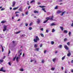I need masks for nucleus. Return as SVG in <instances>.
<instances>
[{
    "label": "nucleus",
    "instance_id": "f257e3e1",
    "mask_svg": "<svg viewBox=\"0 0 73 73\" xmlns=\"http://www.w3.org/2000/svg\"><path fill=\"white\" fill-rule=\"evenodd\" d=\"M35 38L34 39L33 41L35 42H37V41H39L40 39L37 36H35Z\"/></svg>",
    "mask_w": 73,
    "mask_h": 73
},
{
    "label": "nucleus",
    "instance_id": "f03ea898",
    "mask_svg": "<svg viewBox=\"0 0 73 73\" xmlns=\"http://www.w3.org/2000/svg\"><path fill=\"white\" fill-rule=\"evenodd\" d=\"M7 26H4L3 27V32H5V31H7Z\"/></svg>",
    "mask_w": 73,
    "mask_h": 73
},
{
    "label": "nucleus",
    "instance_id": "7ed1b4c3",
    "mask_svg": "<svg viewBox=\"0 0 73 73\" xmlns=\"http://www.w3.org/2000/svg\"><path fill=\"white\" fill-rule=\"evenodd\" d=\"M0 72H5V70H3V67H2L0 69Z\"/></svg>",
    "mask_w": 73,
    "mask_h": 73
},
{
    "label": "nucleus",
    "instance_id": "20e7f679",
    "mask_svg": "<svg viewBox=\"0 0 73 73\" xmlns=\"http://www.w3.org/2000/svg\"><path fill=\"white\" fill-rule=\"evenodd\" d=\"M50 20H51V21H53L54 20L53 19V15L52 16L51 18H50Z\"/></svg>",
    "mask_w": 73,
    "mask_h": 73
},
{
    "label": "nucleus",
    "instance_id": "39448f33",
    "mask_svg": "<svg viewBox=\"0 0 73 73\" xmlns=\"http://www.w3.org/2000/svg\"><path fill=\"white\" fill-rule=\"evenodd\" d=\"M64 48L66 49V50H69V48H68V46L66 45H65L64 46Z\"/></svg>",
    "mask_w": 73,
    "mask_h": 73
},
{
    "label": "nucleus",
    "instance_id": "423d86ee",
    "mask_svg": "<svg viewBox=\"0 0 73 73\" xmlns=\"http://www.w3.org/2000/svg\"><path fill=\"white\" fill-rule=\"evenodd\" d=\"M16 4V3L15 1H13V4L12 5V7H15V4Z\"/></svg>",
    "mask_w": 73,
    "mask_h": 73
},
{
    "label": "nucleus",
    "instance_id": "0eeeda50",
    "mask_svg": "<svg viewBox=\"0 0 73 73\" xmlns=\"http://www.w3.org/2000/svg\"><path fill=\"white\" fill-rule=\"evenodd\" d=\"M7 23L6 21L3 20L1 21V23L2 24H4V23Z\"/></svg>",
    "mask_w": 73,
    "mask_h": 73
},
{
    "label": "nucleus",
    "instance_id": "6e6552de",
    "mask_svg": "<svg viewBox=\"0 0 73 73\" xmlns=\"http://www.w3.org/2000/svg\"><path fill=\"white\" fill-rule=\"evenodd\" d=\"M34 12L35 13H39L38 11H36V10L34 11Z\"/></svg>",
    "mask_w": 73,
    "mask_h": 73
},
{
    "label": "nucleus",
    "instance_id": "1a4fd4ad",
    "mask_svg": "<svg viewBox=\"0 0 73 73\" xmlns=\"http://www.w3.org/2000/svg\"><path fill=\"white\" fill-rule=\"evenodd\" d=\"M62 12V11H60V10H59L57 11V13H61Z\"/></svg>",
    "mask_w": 73,
    "mask_h": 73
},
{
    "label": "nucleus",
    "instance_id": "9d476101",
    "mask_svg": "<svg viewBox=\"0 0 73 73\" xmlns=\"http://www.w3.org/2000/svg\"><path fill=\"white\" fill-rule=\"evenodd\" d=\"M1 46L2 47V52H4V48H3V46H2V45H1Z\"/></svg>",
    "mask_w": 73,
    "mask_h": 73
},
{
    "label": "nucleus",
    "instance_id": "9b49d317",
    "mask_svg": "<svg viewBox=\"0 0 73 73\" xmlns=\"http://www.w3.org/2000/svg\"><path fill=\"white\" fill-rule=\"evenodd\" d=\"M46 19H47V21L49 20H50V17H47L46 18Z\"/></svg>",
    "mask_w": 73,
    "mask_h": 73
},
{
    "label": "nucleus",
    "instance_id": "f8f14e48",
    "mask_svg": "<svg viewBox=\"0 0 73 73\" xmlns=\"http://www.w3.org/2000/svg\"><path fill=\"white\" fill-rule=\"evenodd\" d=\"M38 46V45L37 44H34V48H37Z\"/></svg>",
    "mask_w": 73,
    "mask_h": 73
},
{
    "label": "nucleus",
    "instance_id": "ddd939ff",
    "mask_svg": "<svg viewBox=\"0 0 73 73\" xmlns=\"http://www.w3.org/2000/svg\"><path fill=\"white\" fill-rule=\"evenodd\" d=\"M18 8H19V7L14 8H13V10H16V9H17Z\"/></svg>",
    "mask_w": 73,
    "mask_h": 73
},
{
    "label": "nucleus",
    "instance_id": "4468645a",
    "mask_svg": "<svg viewBox=\"0 0 73 73\" xmlns=\"http://www.w3.org/2000/svg\"><path fill=\"white\" fill-rule=\"evenodd\" d=\"M37 23L38 24H39L40 23V20L39 19H37Z\"/></svg>",
    "mask_w": 73,
    "mask_h": 73
},
{
    "label": "nucleus",
    "instance_id": "2eb2a0df",
    "mask_svg": "<svg viewBox=\"0 0 73 73\" xmlns=\"http://www.w3.org/2000/svg\"><path fill=\"white\" fill-rule=\"evenodd\" d=\"M65 11H64V12L62 13V14L60 15V16H63V15H64L65 14Z\"/></svg>",
    "mask_w": 73,
    "mask_h": 73
},
{
    "label": "nucleus",
    "instance_id": "dca6fc26",
    "mask_svg": "<svg viewBox=\"0 0 73 73\" xmlns=\"http://www.w3.org/2000/svg\"><path fill=\"white\" fill-rule=\"evenodd\" d=\"M39 7H40V8H45V7H46L45 6H41L40 5H39Z\"/></svg>",
    "mask_w": 73,
    "mask_h": 73
},
{
    "label": "nucleus",
    "instance_id": "f3484780",
    "mask_svg": "<svg viewBox=\"0 0 73 73\" xmlns=\"http://www.w3.org/2000/svg\"><path fill=\"white\" fill-rule=\"evenodd\" d=\"M60 28L61 29L62 31H64V28L62 27H60Z\"/></svg>",
    "mask_w": 73,
    "mask_h": 73
},
{
    "label": "nucleus",
    "instance_id": "a211bd4d",
    "mask_svg": "<svg viewBox=\"0 0 73 73\" xmlns=\"http://www.w3.org/2000/svg\"><path fill=\"white\" fill-rule=\"evenodd\" d=\"M64 33H68V31L67 30H64Z\"/></svg>",
    "mask_w": 73,
    "mask_h": 73
},
{
    "label": "nucleus",
    "instance_id": "6ab92c4d",
    "mask_svg": "<svg viewBox=\"0 0 73 73\" xmlns=\"http://www.w3.org/2000/svg\"><path fill=\"white\" fill-rule=\"evenodd\" d=\"M19 57H17L16 58V61L17 62H18L19 61Z\"/></svg>",
    "mask_w": 73,
    "mask_h": 73
},
{
    "label": "nucleus",
    "instance_id": "aec40b11",
    "mask_svg": "<svg viewBox=\"0 0 73 73\" xmlns=\"http://www.w3.org/2000/svg\"><path fill=\"white\" fill-rule=\"evenodd\" d=\"M71 55V54L70 53H68L67 54V56L68 57H70V56Z\"/></svg>",
    "mask_w": 73,
    "mask_h": 73
},
{
    "label": "nucleus",
    "instance_id": "412c9836",
    "mask_svg": "<svg viewBox=\"0 0 73 73\" xmlns=\"http://www.w3.org/2000/svg\"><path fill=\"white\" fill-rule=\"evenodd\" d=\"M20 32H21V31H18V32H17L15 33V34H19V33H20Z\"/></svg>",
    "mask_w": 73,
    "mask_h": 73
},
{
    "label": "nucleus",
    "instance_id": "4be33fe9",
    "mask_svg": "<svg viewBox=\"0 0 73 73\" xmlns=\"http://www.w3.org/2000/svg\"><path fill=\"white\" fill-rule=\"evenodd\" d=\"M40 35L42 37H44V34H43L40 33Z\"/></svg>",
    "mask_w": 73,
    "mask_h": 73
},
{
    "label": "nucleus",
    "instance_id": "5701e85b",
    "mask_svg": "<svg viewBox=\"0 0 73 73\" xmlns=\"http://www.w3.org/2000/svg\"><path fill=\"white\" fill-rule=\"evenodd\" d=\"M67 40H68V39H67L66 38H65L64 39V42H66V41H67Z\"/></svg>",
    "mask_w": 73,
    "mask_h": 73
},
{
    "label": "nucleus",
    "instance_id": "b1692460",
    "mask_svg": "<svg viewBox=\"0 0 73 73\" xmlns=\"http://www.w3.org/2000/svg\"><path fill=\"white\" fill-rule=\"evenodd\" d=\"M56 25V24L53 23L51 24L50 26H53V25Z\"/></svg>",
    "mask_w": 73,
    "mask_h": 73
},
{
    "label": "nucleus",
    "instance_id": "393cba45",
    "mask_svg": "<svg viewBox=\"0 0 73 73\" xmlns=\"http://www.w3.org/2000/svg\"><path fill=\"white\" fill-rule=\"evenodd\" d=\"M45 8H42V11H44V12H46V11L45 10Z\"/></svg>",
    "mask_w": 73,
    "mask_h": 73
},
{
    "label": "nucleus",
    "instance_id": "a878e982",
    "mask_svg": "<svg viewBox=\"0 0 73 73\" xmlns=\"http://www.w3.org/2000/svg\"><path fill=\"white\" fill-rule=\"evenodd\" d=\"M54 43V42L53 41H52L51 42V44L52 45H53V44Z\"/></svg>",
    "mask_w": 73,
    "mask_h": 73
},
{
    "label": "nucleus",
    "instance_id": "bb28decb",
    "mask_svg": "<svg viewBox=\"0 0 73 73\" xmlns=\"http://www.w3.org/2000/svg\"><path fill=\"white\" fill-rule=\"evenodd\" d=\"M19 11H20V12H23V10H22V9H21V8H19Z\"/></svg>",
    "mask_w": 73,
    "mask_h": 73
},
{
    "label": "nucleus",
    "instance_id": "cd10ccee",
    "mask_svg": "<svg viewBox=\"0 0 73 73\" xmlns=\"http://www.w3.org/2000/svg\"><path fill=\"white\" fill-rule=\"evenodd\" d=\"M39 50V48H36L35 50V51H38V50Z\"/></svg>",
    "mask_w": 73,
    "mask_h": 73
},
{
    "label": "nucleus",
    "instance_id": "c85d7f7f",
    "mask_svg": "<svg viewBox=\"0 0 73 73\" xmlns=\"http://www.w3.org/2000/svg\"><path fill=\"white\" fill-rule=\"evenodd\" d=\"M55 9H58V6H56L54 8Z\"/></svg>",
    "mask_w": 73,
    "mask_h": 73
},
{
    "label": "nucleus",
    "instance_id": "c756f323",
    "mask_svg": "<svg viewBox=\"0 0 73 73\" xmlns=\"http://www.w3.org/2000/svg\"><path fill=\"white\" fill-rule=\"evenodd\" d=\"M35 0H33L32 1H31L30 2V3H34L35 2Z\"/></svg>",
    "mask_w": 73,
    "mask_h": 73
},
{
    "label": "nucleus",
    "instance_id": "7c9ffc66",
    "mask_svg": "<svg viewBox=\"0 0 73 73\" xmlns=\"http://www.w3.org/2000/svg\"><path fill=\"white\" fill-rule=\"evenodd\" d=\"M70 35H71V32L70 31L68 33V35H69V36H70Z\"/></svg>",
    "mask_w": 73,
    "mask_h": 73
},
{
    "label": "nucleus",
    "instance_id": "2f4dec72",
    "mask_svg": "<svg viewBox=\"0 0 73 73\" xmlns=\"http://www.w3.org/2000/svg\"><path fill=\"white\" fill-rule=\"evenodd\" d=\"M20 71H21L22 72H23V71H24V69H23L22 68H21L20 69Z\"/></svg>",
    "mask_w": 73,
    "mask_h": 73
},
{
    "label": "nucleus",
    "instance_id": "473e14b6",
    "mask_svg": "<svg viewBox=\"0 0 73 73\" xmlns=\"http://www.w3.org/2000/svg\"><path fill=\"white\" fill-rule=\"evenodd\" d=\"M67 45H68V46H69L70 45V42H68L67 43Z\"/></svg>",
    "mask_w": 73,
    "mask_h": 73
},
{
    "label": "nucleus",
    "instance_id": "72a5a7b5",
    "mask_svg": "<svg viewBox=\"0 0 73 73\" xmlns=\"http://www.w3.org/2000/svg\"><path fill=\"white\" fill-rule=\"evenodd\" d=\"M65 56H64V57H62V60H64L65 59Z\"/></svg>",
    "mask_w": 73,
    "mask_h": 73
},
{
    "label": "nucleus",
    "instance_id": "f704fd0d",
    "mask_svg": "<svg viewBox=\"0 0 73 73\" xmlns=\"http://www.w3.org/2000/svg\"><path fill=\"white\" fill-rule=\"evenodd\" d=\"M47 21H48V20H46L44 21L43 23H46V22H47Z\"/></svg>",
    "mask_w": 73,
    "mask_h": 73
},
{
    "label": "nucleus",
    "instance_id": "c9c22d12",
    "mask_svg": "<svg viewBox=\"0 0 73 73\" xmlns=\"http://www.w3.org/2000/svg\"><path fill=\"white\" fill-rule=\"evenodd\" d=\"M29 30H32V28L31 27H29Z\"/></svg>",
    "mask_w": 73,
    "mask_h": 73
},
{
    "label": "nucleus",
    "instance_id": "e433bc0d",
    "mask_svg": "<svg viewBox=\"0 0 73 73\" xmlns=\"http://www.w3.org/2000/svg\"><path fill=\"white\" fill-rule=\"evenodd\" d=\"M4 61V60H1V59L0 60V62H2Z\"/></svg>",
    "mask_w": 73,
    "mask_h": 73
},
{
    "label": "nucleus",
    "instance_id": "4c0bfd02",
    "mask_svg": "<svg viewBox=\"0 0 73 73\" xmlns=\"http://www.w3.org/2000/svg\"><path fill=\"white\" fill-rule=\"evenodd\" d=\"M54 69L55 68H51V70H54Z\"/></svg>",
    "mask_w": 73,
    "mask_h": 73
},
{
    "label": "nucleus",
    "instance_id": "58836bf2",
    "mask_svg": "<svg viewBox=\"0 0 73 73\" xmlns=\"http://www.w3.org/2000/svg\"><path fill=\"white\" fill-rule=\"evenodd\" d=\"M3 10H5V9L4 8H2L1 9V11H3Z\"/></svg>",
    "mask_w": 73,
    "mask_h": 73
},
{
    "label": "nucleus",
    "instance_id": "ea45409f",
    "mask_svg": "<svg viewBox=\"0 0 73 73\" xmlns=\"http://www.w3.org/2000/svg\"><path fill=\"white\" fill-rule=\"evenodd\" d=\"M55 31V30H54V29H53L52 31V32H54Z\"/></svg>",
    "mask_w": 73,
    "mask_h": 73
},
{
    "label": "nucleus",
    "instance_id": "a19ab883",
    "mask_svg": "<svg viewBox=\"0 0 73 73\" xmlns=\"http://www.w3.org/2000/svg\"><path fill=\"white\" fill-rule=\"evenodd\" d=\"M20 13V12L19 11H16L15 13L16 14L17 13Z\"/></svg>",
    "mask_w": 73,
    "mask_h": 73
},
{
    "label": "nucleus",
    "instance_id": "79ce46f5",
    "mask_svg": "<svg viewBox=\"0 0 73 73\" xmlns=\"http://www.w3.org/2000/svg\"><path fill=\"white\" fill-rule=\"evenodd\" d=\"M56 60V58H54L53 59V62H54Z\"/></svg>",
    "mask_w": 73,
    "mask_h": 73
},
{
    "label": "nucleus",
    "instance_id": "37998d69",
    "mask_svg": "<svg viewBox=\"0 0 73 73\" xmlns=\"http://www.w3.org/2000/svg\"><path fill=\"white\" fill-rule=\"evenodd\" d=\"M46 50H45L44 51V54H45L46 53Z\"/></svg>",
    "mask_w": 73,
    "mask_h": 73
},
{
    "label": "nucleus",
    "instance_id": "c03bdc74",
    "mask_svg": "<svg viewBox=\"0 0 73 73\" xmlns=\"http://www.w3.org/2000/svg\"><path fill=\"white\" fill-rule=\"evenodd\" d=\"M32 23H31L29 24V25L30 26H31V25H32Z\"/></svg>",
    "mask_w": 73,
    "mask_h": 73
},
{
    "label": "nucleus",
    "instance_id": "a18cd8bd",
    "mask_svg": "<svg viewBox=\"0 0 73 73\" xmlns=\"http://www.w3.org/2000/svg\"><path fill=\"white\" fill-rule=\"evenodd\" d=\"M41 62H42V63H44V60L43 59V60H42V61H41Z\"/></svg>",
    "mask_w": 73,
    "mask_h": 73
},
{
    "label": "nucleus",
    "instance_id": "49530a36",
    "mask_svg": "<svg viewBox=\"0 0 73 73\" xmlns=\"http://www.w3.org/2000/svg\"><path fill=\"white\" fill-rule=\"evenodd\" d=\"M28 24L26 23H25V26L26 27H28Z\"/></svg>",
    "mask_w": 73,
    "mask_h": 73
},
{
    "label": "nucleus",
    "instance_id": "de8ad7c7",
    "mask_svg": "<svg viewBox=\"0 0 73 73\" xmlns=\"http://www.w3.org/2000/svg\"><path fill=\"white\" fill-rule=\"evenodd\" d=\"M9 65H11V62H9L8 63Z\"/></svg>",
    "mask_w": 73,
    "mask_h": 73
},
{
    "label": "nucleus",
    "instance_id": "09e8293b",
    "mask_svg": "<svg viewBox=\"0 0 73 73\" xmlns=\"http://www.w3.org/2000/svg\"><path fill=\"white\" fill-rule=\"evenodd\" d=\"M5 57H6V56H4V57H3V58H2V59H4V58H5Z\"/></svg>",
    "mask_w": 73,
    "mask_h": 73
},
{
    "label": "nucleus",
    "instance_id": "8fccbe9b",
    "mask_svg": "<svg viewBox=\"0 0 73 73\" xmlns=\"http://www.w3.org/2000/svg\"><path fill=\"white\" fill-rule=\"evenodd\" d=\"M59 2H62V0H60L58 1Z\"/></svg>",
    "mask_w": 73,
    "mask_h": 73
},
{
    "label": "nucleus",
    "instance_id": "3c124183",
    "mask_svg": "<svg viewBox=\"0 0 73 73\" xmlns=\"http://www.w3.org/2000/svg\"><path fill=\"white\" fill-rule=\"evenodd\" d=\"M20 52H21V51H20V50H19V51H18V53H19V54H20Z\"/></svg>",
    "mask_w": 73,
    "mask_h": 73
},
{
    "label": "nucleus",
    "instance_id": "603ef678",
    "mask_svg": "<svg viewBox=\"0 0 73 73\" xmlns=\"http://www.w3.org/2000/svg\"><path fill=\"white\" fill-rule=\"evenodd\" d=\"M59 47H60V48H62V45H59Z\"/></svg>",
    "mask_w": 73,
    "mask_h": 73
},
{
    "label": "nucleus",
    "instance_id": "864d4df0",
    "mask_svg": "<svg viewBox=\"0 0 73 73\" xmlns=\"http://www.w3.org/2000/svg\"><path fill=\"white\" fill-rule=\"evenodd\" d=\"M41 31H44V29H43V28H42V29H41Z\"/></svg>",
    "mask_w": 73,
    "mask_h": 73
},
{
    "label": "nucleus",
    "instance_id": "5fc2aeb1",
    "mask_svg": "<svg viewBox=\"0 0 73 73\" xmlns=\"http://www.w3.org/2000/svg\"><path fill=\"white\" fill-rule=\"evenodd\" d=\"M38 5H40V4H41V3H40V2H38Z\"/></svg>",
    "mask_w": 73,
    "mask_h": 73
},
{
    "label": "nucleus",
    "instance_id": "6e6d98bb",
    "mask_svg": "<svg viewBox=\"0 0 73 73\" xmlns=\"http://www.w3.org/2000/svg\"><path fill=\"white\" fill-rule=\"evenodd\" d=\"M16 59V58L14 57L13 58V61H15V60Z\"/></svg>",
    "mask_w": 73,
    "mask_h": 73
},
{
    "label": "nucleus",
    "instance_id": "4d7b16f0",
    "mask_svg": "<svg viewBox=\"0 0 73 73\" xmlns=\"http://www.w3.org/2000/svg\"><path fill=\"white\" fill-rule=\"evenodd\" d=\"M71 27H73V23H72V24L71 25Z\"/></svg>",
    "mask_w": 73,
    "mask_h": 73
},
{
    "label": "nucleus",
    "instance_id": "13d9d810",
    "mask_svg": "<svg viewBox=\"0 0 73 73\" xmlns=\"http://www.w3.org/2000/svg\"><path fill=\"white\" fill-rule=\"evenodd\" d=\"M31 8V6H29L28 8V9H29V8Z\"/></svg>",
    "mask_w": 73,
    "mask_h": 73
},
{
    "label": "nucleus",
    "instance_id": "bf43d9fd",
    "mask_svg": "<svg viewBox=\"0 0 73 73\" xmlns=\"http://www.w3.org/2000/svg\"><path fill=\"white\" fill-rule=\"evenodd\" d=\"M33 61H34L33 60H31V62H33Z\"/></svg>",
    "mask_w": 73,
    "mask_h": 73
},
{
    "label": "nucleus",
    "instance_id": "052dcab7",
    "mask_svg": "<svg viewBox=\"0 0 73 73\" xmlns=\"http://www.w3.org/2000/svg\"><path fill=\"white\" fill-rule=\"evenodd\" d=\"M28 11H27V12H26V13L25 14L26 15H28Z\"/></svg>",
    "mask_w": 73,
    "mask_h": 73
},
{
    "label": "nucleus",
    "instance_id": "680f3d73",
    "mask_svg": "<svg viewBox=\"0 0 73 73\" xmlns=\"http://www.w3.org/2000/svg\"><path fill=\"white\" fill-rule=\"evenodd\" d=\"M24 56H25V54H24V53H23V57H24Z\"/></svg>",
    "mask_w": 73,
    "mask_h": 73
},
{
    "label": "nucleus",
    "instance_id": "e2e57ef3",
    "mask_svg": "<svg viewBox=\"0 0 73 73\" xmlns=\"http://www.w3.org/2000/svg\"><path fill=\"white\" fill-rule=\"evenodd\" d=\"M42 44H41L40 45V48H41V47H42Z\"/></svg>",
    "mask_w": 73,
    "mask_h": 73
},
{
    "label": "nucleus",
    "instance_id": "0e129e2a",
    "mask_svg": "<svg viewBox=\"0 0 73 73\" xmlns=\"http://www.w3.org/2000/svg\"><path fill=\"white\" fill-rule=\"evenodd\" d=\"M46 33H48V30H46Z\"/></svg>",
    "mask_w": 73,
    "mask_h": 73
},
{
    "label": "nucleus",
    "instance_id": "69168bd1",
    "mask_svg": "<svg viewBox=\"0 0 73 73\" xmlns=\"http://www.w3.org/2000/svg\"><path fill=\"white\" fill-rule=\"evenodd\" d=\"M10 53H11V51H10V50H9L8 52V54H10Z\"/></svg>",
    "mask_w": 73,
    "mask_h": 73
},
{
    "label": "nucleus",
    "instance_id": "338daca9",
    "mask_svg": "<svg viewBox=\"0 0 73 73\" xmlns=\"http://www.w3.org/2000/svg\"><path fill=\"white\" fill-rule=\"evenodd\" d=\"M18 21H20V19H19L17 20Z\"/></svg>",
    "mask_w": 73,
    "mask_h": 73
},
{
    "label": "nucleus",
    "instance_id": "774afa93",
    "mask_svg": "<svg viewBox=\"0 0 73 73\" xmlns=\"http://www.w3.org/2000/svg\"><path fill=\"white\" fill-rule=\"evenodd\" d=\"M55 53H57V51H56L55 52Z\"/></svg>",
    "mask_w": 73,
    "mask_h": 73
}]
</instances>
